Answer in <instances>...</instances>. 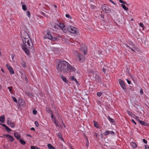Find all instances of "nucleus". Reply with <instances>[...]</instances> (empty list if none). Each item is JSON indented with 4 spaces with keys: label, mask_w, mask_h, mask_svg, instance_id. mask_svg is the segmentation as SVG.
Instances as JSON below:
<instances>
[{
    "label": "nucleus",
    "mask_w": 149,
    "mask_h": 149,
    "mask_svg": "<svg viewBox=\"0 0 149 149\" xmlns=\"http://www.w3.org/2000/svg\"><path fill=\"white\" fill-rule=\"evenodd\" d=\"M56 68L58 72L63 73L74 71L75 70L74 67L65 61L59 62L56 66Z\"/></svg>",
    "instance_id": "nucleus-1"
},
{
    "label": "nucleus",
    "mask_w": 149,
    "mask_h": 149,
    "mask_svg": "<svg viewBox=\"0 0 149 149\" xmlns=\"http://www.w3.org/2000/svg\"><path fill=\"white\" fill-rule=\"evenodd\" d=\"M45 36L48 39L54 41L57 40V38H53L50 33L49 31H47L45 33Z\"/></svg>",
    "instance_id": "nucleus-6"
},
{
    "label": "nucleus",
    "mask_w": 149,
    "mask_h": 149,
    "mask_svg": "<svg viewBox=\"0 0 149 149\" xmlns=\"http://www.w3.org/2000/svg\"><path fill=\"white\" fill-rule=\"evenodd\" d=\"M22 9L24 11L26 10H27L26 6L25 5H22Z\"/></svg>",
    "instance_id": "nucleus-29"
},
{
    "label": "nucleus",
    "mask_w": 149,
    "mask_h": 149,
    "mask_svg": "<svg viewBox=\"0 0 149 149\" xmlns=\"http://www.w3.org/2000/svg\"><path fill=\"white\" fill-rule=\"evenodd\" d=\"M56 26H54V28H56Z\"/></svg>",
    "instance_id": "nucleus-63"
},
{
    "label": "nucleus",
    "mask_w": 149,
    "mask_h": 149,
    "mask_svg": "<svg viewBox=\"0 0 149 149\" xmlns=\"http://www.w3.org/2000/svg\"><path fill=\"white\" fill-rule=\"evenodd\" d=\"M130 145L134 149L136 148L137 147V145L136 143L133 142H132L131 143Z\"/></svg>",
    "instance_id": "nucleus-13"
},
{
    "label": "nucleus",
    "mask_w": 149,
    "mask_h": 149,
    "mask_svg": "<svg viewBox=\"0 0 149 149\" xmlns=\"http://www.w3.org/2000/svg\"><path fill=\"white\" fill-rule=\"evenodd\" d=\"M26 14H27V15L29 17H30V16H31L30 12L29 11H27Z\"/></svg>",
    "instance_id": "nucleus-37"
},
{
    "label": "nucleus",
    "mask_w": 149,
    "mask_h": 149,
    "mask_svg": "<svg viewBox=\"0 0 149 149\" xmlns=\"http://www.w3.org/2000/svg\"><path fill=\"white\" fill-rule=\"evenodd\" d=\"M62 125H63L65 127H66V126H65V124L63 122V123H62Z\"/></svg>",
    "instance_id": "nucleus-58"
},
{
    "label": "nucleus",
    "mask_w": 149,
    "mask_h": 149,
    "mask_svg": "<svg viewBox=\"0 0 149 149\" xmlns=\"http://www.w3.org/2000/svg\"><path fill=\"white\" fill-rule=\"evenodd\" d=\"M53 122L55 124L56 127L58 126L59 123L58 121H56V118H54V120H53Z\"/></svg>",
    "instance_id": "nucleus-21"
},
{
    "label": "nucleus",
    "mask_w": 149,
    "mask_h": 149,
    "mask_svg": "<svg viewBox=\"0 0 149 149\" xmlns=\"http://www.w3.org/2000/svg\"><path fill=\"white\" fill-rule=\"evenodd\" d=\"M106 70L104 68H103L102 69L103 71L105 73Z\"/></svg>",
    "instance_id": "nucleus-56"
},
{
    "label": "nucleus",
    "mask_w": 149,
    "mask_h": 149,
    "mask_svg": "<svg viewBox=\"0 0 149 149\" xmlns=\"http://www.w3.org/2000/svg\"><path fill=\"white\" fill-rule=\"evenodd\" d=\"M140 93H141L142 94H143V90L142 88L140 90Z\"/></svg>",
    "instance_id": "nucleus-57"
},
{
    "label": "nucleus",
    "mask_w": 149,
    "mask_h": 149,
    "mask_svg": "<svg viewBox=\"0 0 149 149\" xmlns=\"http://www.w3.org/2000/svg\"><path fill=\"white\" fill-rule=\"evenodd\" d=\"M143 141L145 143H147V141L146 139H143Z\"/></svg>",
    "instance_id": "nucleus-51"
},
{
    "label": "nucleus",
    "mask_w": 149,
    "mask_h": 149,
    "mask_svg": "<svg viewBox=\"0 0 149 149\" xmlns=\"http://www.w3.org/2000/svg\"><path fill=\"white\" fill-rule=\"evenodd\" d=\"M36 147L34 146H31V149H36Z\"/></svg>",
    "instance_id": "nucleus-52"
},
{
    "label": "nucleus",
    "mask_w": 149,
    "mask_h": 149,
    "mask_svg": "<svg viewBox=\"0 0 149 149\" xmlns=\"http://www.w3.org/2000/svg\"><path fill=\"white\" fill-rule=\"evenodd\" d=\"M131 121H132V123H134L135 125H136V122L133 119H132L131 120Z\"/></svg>",
    "instance_id": "nucleus-47"
},
{
    "label": "nucleus",
    "mask_w": 149,
    "mask_h": 149,
    "mask_svg": "<svg viewBox=\"0 0 149 149\" xmlns=\"http://www.w3.org/2000/svg\"><path fill=\"white\" fill-rule=\"evenodd\" d=\"M10 123V127H14L15 126V123L14 122H11L10 121H8L7 123L8 124Z\"/></svg>",
    "instance_id": "nucleus-18"
},
{
    "label": "nucleus",
    "mask_w": 149,
    "mask_h": 149,
    "mask_svg": "<svg viewBox=\"0 0 149 149\" xmlns=\"http://www.w3.org/2000/svg\"><path fill=\"white\" fill-rule=\"evenodd\" d=\"M139 25L141 27H143V28H144V24L143 23H140L139 24Z\"/></svg>",
    "instance_id": "nucleus-38"
},
{
    "label": "nucleus",
    "mask_w": 149,
    "mask_h": 149,
    "mask_svg": "<svg viewBox=\"0 0 149 149\" xmlns=\"http://www.w3.org/2000/svg\"><path fill=\"white\" fill-rule=\"evenodd\" d=\"M27 41L26 39L23 40V43L21 45L25 53L27 54H29V49L31 48L33 46V44L31 38L30 40L27 39Z\"/></svg>",
    "instance_id": "nucleus-2"
},
{
    "label": "nucleus",
    "mask_w": 149,
    "mask_h": 149,
    "mask_svg": "<svg viewBox=\"0 0 149 149\" xmlns=\"http://www.w3.org/2000/svg\"><path fill=\"white\" fill-rule=\"evenodd\" d=\"M3 135L5 137H8L9 138L8 139H7L9 141L11 142H12L14 141V138L13 136L8 134H3Z\"/></svg>",
    "instance_id": "nucleus-10"
},
{
    "label": "nucleus",
    "mask_w": 149,
    "mask_h": 149,
    "mask_svg": "<svg viewBox=\"0 0 149 149\" xmlns=\"http://www.w3.org/2000/svg\"><path fill=\"white\" fill-rule=\"evenodd\" d=\"M31 130H33V131H34L35 130V129L34 128V127H31Z\"/></svg>",
    "instance_id": "nucleus-59"
},
{
    "label": "nucleus",
    "mask_w": 149,
    "mask_h": 149,
    "mask_svg": "<svg viewBox=\"0 0 149 149\" xmlns=\"http://www.w3.org/2000/svg\"><path fill=\"white\" fill-rule=\"evenodd\" d=\"M46 111L48 113H52V111L49 107H47L46 109Z\"/></svg>",
    "instance_id": "nucleus-24"
},
{
    "label": "nucleus",
    "mask_w": 149,
    "mask_h": 149,
    "mask_svg": "<svg viewBox=\"0 0 149 149\" xmlns=\"http://www.w3.org/2000/svg\"><path fill=\"white\" fill-rule=\"evenodd\" d=\"M47 146L49 149H55V148L50 143L48 144Z\"/></svg>",
    "instance_id": "nucleus-23"
},
{
    "label": "nucleus",
    "mask_w": 149,
    "mask_h": 149,
    "mask_svg": "<svg viewBox=\"0 0 149 149\" xmlns=\"http://www.w3.org/2000/svg\"><path fill=\"white\" fill-rule=\"evenodd\" d=\"M61 78L64 82L66 83H68V80L63 76L61 75Z\"/></svg>",
    "instance_id": "nucleus-15"
},
{
    "label": "nucleus",
    "mask_w": 149,
    "mask_h": 149,
    "mask_svg": "<svg viewBox=\"0 0 149 149\" xmlns=\"http://www.w3.org/2000/svg\"><path fill=\"white\" fill-rule=\"evenodd\" d=\"M119 83L121 88L124 90H126V88L124 82L121 79L119 80Z\"/></svg>",
    "instance_id": "nucleus-9"
},
{
    "label": "nucleus",
    "mask_w": 149,
    "mask_h": 149,
    "mask_svg": "<svg viewBox=\"0 0 149 149\" xmlns=\"http://www.w3.org/2000/svg\"><path fill=\"white\" fill-rule=\"evenodd\" d=\"M22 65L24 68H25L26 67V64L24 61H23L22 62Z\"/></svg>",
    "instance_id": "nucleus-31"
},
{
    "label": "nucleus",
    "mask_w": 149,
    "mask_h": 149,
    "mask_svg": "<svg viewBox=\"0 0 149 149\" xmlns=\"http://www.w3.org/2000/svg\"><path fill=\"white\" fill-rule=\"evenodd\" d=\"M58 25L61 29H62L63 31V30L65 29V28L66 27L65 26L64 24L63 23H59L58 24Z\"/></svg>",
    "instance_id": "nucleus-12"
},
{
    "label": "nucleus",
    "mask_w": 149,
    "mask_h": 149,
    "mask_svg": "<svg viewBox=\"0 0 149 149\" xmlns=\"http://www.w3.org/2000/svg\"><path fill=\"white\" fill-rule=\"evenodd\" d=\"M136 120L138 121L139 122V120H139V117L138 116H136L135 117V118H134Z\"/></svg>",
    "instance_id": "nucleus-44"
},
{
    "label": "nucleus",
    "mask_w": 149,
    "mask_h": 149,
    "mask_svg": "<svg viewBox=\"0 0 149 149\" xmlns=\"http://www.w3.org/2000/svg\"><path fill=\"white\" fill-rule=\"evenodd\" d=\"M54 7L55 8H57V6L56 5H54Z\"/></svg>",
    "instance_id": "nucleus-62"
},
{
    "label": "nucleus",
    "mask_w": 149,
    "mask_h": 149,
    "mask_svg": "<svg viewBox=\"0 0 149 149\" xmlns=\"http://www.w3.org/2000/svg\"><path fill=\"white\" fill-rule=\"evenodd\" d=\"M76 58L80 62L83 61L85 59V56L79 53H78L76 56Z\"/></svg>",
    "instance_id": "nucleus-7"
},
{
    "label": "nucleus",
    "mask_w": 149,
    "mask_h": 149,
    "mask_svg": "<svg viewBox=\"0 0 149 149\" xmlns=\"http://www.w3.org/2000/svg\"><path fill=\"white\" fill-rule=\"evenodd\" d=\"M119 0V1L121 3H123L124 4H125L126 3V2H124L122 0Z\"/></svg>",
    "instance_id": "nucleus-40"
},
{
    "label": "nucleus",
    "mask_w": 149,
    "mask_h": 149,
    "mask_svg": "<svg viewBox=\"0 0 149 149\" xmlns=\"http://www.w3.org/2000/svg\"><path fill=\"white\" fill-rule=\"evenodd\" d=\"M90 6L91 8L92 9H94L95 8V6H94V5L92 4L90 5Z\"/></svg>",
    "instance_id": "nucleus-39"
},
{
    "label": "nucleus",
    "mask_w": 149,
    "mask_h": 149,
    "mask_svg": "<svg viewBox=\"0 0 149 149\" xmlns=\"http://www.w3.org/2000/svg\"><path fill=\"white\" fill-rule=\"evenodd\" d=\"M127 113H128V115L129 116H132L133 113L132 112H131L128 110H127Z\"/></svg>",
    "instance_id": "nucleus-30"
},
{
    "label": "nucleus",
    "mask_w": 149,
    "mask_h": 149,
    "mask_svg": "<svg viewBox=\"0 0 149 149\" xmlns=\"http://www.w3.org/2000/svg\"><path fill=\"white\" fill-rule=\"evenodd\" d=\"M100 16L102 18H104V16L103 15L101 14L100 15Z\"/></svg>",
    "instance_id": "nucleus-60"
},
{
    "label": "nucleus",
    "mask_w": 149,
    "mask_h": 149,
    "mask_svg": "<svg viewBox=\"0 0 149 149\" xmlns=\"http://www.w3.org/2000/svg\"><path fill=\"white\" fill-rule=\"evenodd\" d=\"M8 88L9 89V91L11 92V91H12V87H8Z\"/></svg>",
    "instance_id": "nucleus-41"
},
{
    "label": "nucleus",
    "mask_w": 149,
    "mask_h": 149,
    "mask_svg": "<svg viewBox=\"0 0 149 149\" xmlns=\"http://www.w3.org/2000/svg\"><path fill=\"white\" fill-rule=\"evenodd\" d=\"M81 50L84 54H87V49L86 47L84 46V48H81Z\"/></svg>",
    "instance_id": "nucleus-17"
},
{
    "label": "nucleus",
    "mask_w": 149,
    "mask_h": 149,
    "mask_svg": "<svg viewBox=\"0 0 149 149\" xmlns=\"http://www.w3.org/2000/svg\"><path fill=\"white\" fill-rule=\"evenodd\" d=\"M19 142L22 145H25L26 144V142L22 139H20L19 140Z\"/></svg>",
    "instance_id": "nucleus-26"
},
{
    "label": "nucleus",
    "mask_w": 149,
    "mask_h": 149,
    "mask_svg": "<svg viewBox=\"0 0 149 149\" xmlns=\"http://www.w3.org/2000/svg\"><path fill=\"white\" fill-rule=\"evenodd\" d=\"M5 116L4 115H2L0 116V122L2 123H4Z\"/></svg>",
    "instance_id": "nucleus-16"
},
{
    "label": "nucleus",
    "mask_w": 149,
    "mask_h": 149,
    "mask_svg": "<svg viewBox=\"0 0 149 149\" xmlns=\"http://www.w3.org/2000/svg\"><path fill=\"white\" fill-rule=\"evenodd\" d=\"M58 137L59 138H60L61 140H62V141L63 140V138L62 135L60 133H59L58 134Z\"/></svg>",
    "instance_id": "nucleus-28"
},
{
    "label": "nucleus",
    "mask_w": 149,
    "mask_h": 149,
    "mask_svg": "<svg viewBox=\"0 0 149 149\" xmlns=\"http://www.w3.org/2000/svg\"><path fill=\"white\" fill-rule=\"evenodd\" d=\"M121 6L125 10L127 11L128 10V8L124 4H122Z\"/></svg>",
    "instance_id": "nucleus-20"
},
{
    "label": "nucleus",
    "mask_w": 149,
    "mask_h": 149,
    "mask_svg": "<svg viewBox=\"0 0 149 149\" xmlns=\"http://www.w3.org/2000/svg\"><path fill=\"white\" fill-rule=\"evenodd\" d=\"M145 149H149V146L146 145L145 146Z\"/></svg>",
    "instance_id": "nucleus-48"
},
{
    "label": "nucleus",
    "mask_w": 149,
    "mask_h": 149,
    "mask_svg": "<svg viewBox=\"0 0 149 149\" xmlns=\"http://www.w3.org/2000/svg\"><path fill=\"white\" fill-rule=\"evenodd\" d=\"M109 1H110L111 3H112L114 5L115 4L114 3V2L113 1H112V0H109Z\"/></svg>",
    "instance_id": "nucleus-55"
},
{
    "label": "nucleus",
    "mask_w": 149,
    "mask_h": 149,
    "mask_svg": "<svg viewBox=\"0 0 149 149\" xmlns=\"http://www.w3.org/2000/svg\"><path fill=\"white\" fill-rule=\"evenodd\" d=\"M14 135L15 137L18 140L20 139V136L17 132H15L14 133Z\"/></svg>",
    "instance_id": "nucleus-11"
},
{
    "label": "nucleus",
    "mask_w": 149,
    "mask_h": 149,
    "mask_svg": "<svg viewBox=\"0 0 149 149\" xmlns=\"http://www.w3.org/2000/svg\"><path fill=\"white\" fill-rule=\"evenodd\" d=\"M70 79L72 81H74L78 85H79V84L78 82L77 81L76 79L74 77V76H73L71 77Z\"/></svg>",
    "instance_id": "nucleus-14"
},
{
    "label": "nucleus",
    "mask_w": 149,
    "mask_h": 149,
    "mask_svg": "<svg viewBox=\"0 0 149 149\" xmlns=\"http://www.w3.org/2000/svg\"><path fill=\"white\" fill-rule=\"evenodd\" d=\"M41 15H43V16H44L45 17H46V14L44 13L43 12H41Z\"/></svg>",
    "instance_id": "nucleus-49"
},
{
    "label": "nucleus",
    "mask_w": 149,
    "mask_h": 149,
    "mask_svg": "<svg viewBox=\"0 0 149 149\" xmlns=\"http://www.w3.org/2000/svg\"><path fill=\"white\" fill-rule=\"evenodd\" d=\"M22 98H19L18 100H19V102L21 100V101H22Z\"/></svg>",
    "instance_id": "nucleus-61"
},
{
    "label": "nucleus",
    "mask_w": 149,
    "mask_h": 149,
    "mask_svg": "<svg viewBox=\"0 0 149 149\" xmlns=\"http://www.w3.org/2000/svg\"><path fill=\"white\" fill-rule=\"evenodd\" d=\"M125 46H126L127 47H128V48H129L130 49H131L132 51H134V50L132 48H131L130 47H129L127 44H125Z\"/></svg>",
    "instance_id": "nucleus-45"
},
{
    "label": "nucleus",
    "mask_w": 149,
    "mask_h": 149,
    "mask_svg": "<svg viewBox=\"0 0 149 149\" xmlns=\"http://www.w3.org/2000/svg\"><path fill=\"white\" fill-rule=\"evenodd\" d=\"M114 132L113 131H109V134H114Z\"/></svg>",
    "instance_id": "nucleus-53"
},
{
    "label": "nucleus",
    "mask_w": 149,
    "mask_h": 149,
    "mask_svg": "<svg viewBox=\"0 0 149 149\" xmlns=\"http://www.w3.org/2000/svg\"><path fill=\"white\" fill-rule=\"evenodd\" d=\"M109 131H106L103 133V134L104 136H107L109 134Z\"/></svg>",
    "instance_id": "nucleus-27"
},
{
    "label": "nucleus",
    "mask_w": 149,
    "mask_h": 149,
    "mask_svg": "<svg viewBox=\"0 0 149 149\" xmlns=\"http://www.w3.org/2000/svg\"><path fill=\"white\" fill-rule=\"evenodd\" d=\"M139 123L141 125H144V126H146L147 123L144 122L142 121L141 120H139Z\"/></svg>",
    "instance_id": "nucleus-22"
},
{
    "label": "nucleus",
    "mask_w": 149,
    "mask_h": 149,
    "mask_svg": "<svg viewBox=\"0 0 149 149\" xmlns=\"http://www.w3.org/2000/svg\"><path fill=\"white\" fill-rule=\"evenodd\" d=\"M93 123H94V126L96 128H98L99 126V125L98 123L97 122L95 121H93Z\"/></svg>",
    "instance_id": "nucleus-19"
},
{
    "label": "nucleus",
    "mask_w": 149,
    "mask_h": 149,
    "mask_svg": "<svg viewBox=\"0 0 149 149\" xmlns=\"http://www.w3.org/2000/svg\"><path fill=\"white\" fill-rule=\"evenodd\" d=\"M77 29L76 27L71 25L65 27V29L63 30V31L65 32L68 31L70 33L74 34H77Z\"/></svg>",
    "instance_id": "nucleus-3"
},
{
    "label": "nucleus",
    "mask_w": 149,
    "mask_h": 149,
    "mask_svg": "<svg viewBox=\"0 0 149 149\" xmlns=\"http://www.w3.org/2000/svg\"><path fill=\"white\" fill-rule=\"evenodd\" d=\"M0 124L1 125H2L4 127L6 128V127H7L6 126V125L4 124H2L1 123H0Z\"/></svg>",
    "instance_id": "nucleus-50"
},
{
    "label": "nucleus",
    "mask_w": 149,
    "mask_h": 149,
    "mask_svg": "<svg viewBox=\"0 0 149 149\" xmlns=\"http://www.w3.org/2000/svg\"><path fill=\"white\" fill-rule=\"evenodd\" d=\"M26 30H22L21 31V34L22 37V39H26V41H27V39L30 40V38L28 34V32Z\"/></svg>",
    "instance_id": "nucleus-4"
},
{
    "label": "nucleus",
    "mask_w": 149,
    "mask_h": 149,
    "mask_svg": "<svg viewBox=\"0 0 149 149\" xmlns=\"http://www.w3.org/2000/svg\"><path fill=\"white\" fill-rule=\"evenodd\" d=\"M36 149H39V148H38H38H36Z\"/></svg>",
    "instance_id": "nucleus-64"
},
{
    "label": "nucleus",
    "mask_w": 149,
    "mask_h": 149,
    "mask_svg": "<svg viewBox=\"0 0 149 149\" xmlns=\"http://www.w3.org/2000/svg\"><path fill=\"white\" fill-rule=\"evenodd\" d=\"M51 118L52 119V120L53 121V120H54V119L55 118L54 117L53 114L52 113H51Z\"/></svg>",
    "instance_id": "nucleus-46"
},
{
    "label": "nucleus",
    "mask_w": 149,
    "mask_h": 149,
    "mask_svg": "<svg viewBox=\"0 0 149 149\" xmlns=\"http://www.w3.org/2000/svg\"><path fill=\"white\" fill-rule=\"evenodd\" d=\"M65 17L69 19H72V17H71L68 14H66L65 15Z\"/></svg>",
    "instance_id": "nucleus-32"
},
{
    "label": "nucleus",
    "mask_w": 149,
    "mask_h": 149,
    "mask_svg": "<svg viewBox=\"0 0 149 149\" xmlns=\"http://www.w3.org/2000/svg\"><path fill=\"white\" fill-rule=\"evenodd\" d=\"M126 80L127 81L128 84H131V81H130L128 79H126Z\"/></svg>",
    "instance_id": "nucleus-42"
},
{
    "label": "nucleus",
    "mask_w": 149,
    "mask_h": 149,
    "mask_svg": "<svg viewBox=\"0 0 149 149\" xmlns=\"http://www.w3.org/2000/svg\"><path fill=\"white\" fill-rule=\"evenodd\" d=\"M102 95V93L101 92H98L97 93V96L100 97Z\"/></svg>",
    "instance_id": "nucleus-34"
},
{
    "label": "nucleus",
    "mask_w": 149,
    "mask_h": 149,
    "mask_svg": "<svg viewBox=\"0 0 149 149\" xmlns=\"http://www.w3.org/2000/svg\"><path fill=\"white\" fill-rule=\"evenodd\" d=\"M131 116L134 118L136 116L135 114H132V116Z\"/></svg>",
    "instance_id": "nucleus-54"
},
{
    "label": "nucleus",
    "mask_w": 149,
    "mask_h": 149,
    "mask_svg": "<svg viewBox=\"0 0 149 149\" xmlns=\"http://www.w3.org/2000/svg\"><path fill=\"white\" fill-rule=\"evenodd\" d=\"M34 115H36L37 114V111L35 109H33L32 111Z\"/></svg>",
    "instance_id": "nucleus-36"
},
{
    "label": "nucleus",
    "mask_w": 149,
    "mask_h": 149,
    "mask_svg": "<svg viewBox=\"0 0 149 149\" xmlns=\"http://www.w3.org/2000/svg\"><path fill=\"white\" fill-rule=\"evenodd\" d=\"M12 98L13 99V101L16 102V103H17V99L15 97H12Z\"/></svg>",
    "instance_id": "nucleus-33"
},
{
    "label": "nucleus",
    "mask_w": 149,
    "mask_h": 149,
    "mask_svg": "<svg viewBox=\"0 0 149 149\" xmlns=\"http://www.w3.org/2000/svg\"><path fill=\"white\" fill-rule=\"evenodd\" d=\"M7 131L9 132H11V130L8 127H6V128Z\"/></svg>",
    "instance_id": "nucleus-35"
},
{
    "label": "nucleus",
    "mask_w": 149,
    "mask_h": 149,
    "mask_svg": "<svg viewBox=\"0 0 149 149\" xmlns=\"http://www.w3.org/2000/svg\"><path fill=\"white\" fill-rule=\"evenodd\" d=\"M35 123L36 127H38L39 126V124L38 122L35 121Z\"/></svg>",
    "instance_id": "nucleus-43"
},
{
    "label": "nucleus",
    "mask_w": 149,
    "mask_h": 149,
    "mask_svg": "<svg viewBox=\"0 0 149 149\" xmlns=\"http://www.w3.org/2000/svg\"><path fill=\"white\" fill-rule=\"evenodd\" d=\"M102 11L106 13H109L111 12V9L106 4H103L101 6Z\"/></svg>",
    "instance_id": "nucleus-5"
},
{
    "label": "nucleus",
    "mask_w": 149,
    "mask_h": 149,
    "mask_svg": "<svg viewBox=\"0 0 149 149\" xmlns=\"http://www.w3.org/2000/svg\"><path fill=\"white\" fill-rule=\"evenodd\" d=\"M108 119L110 122L112 123H113L115 122L114 120L113 119L111 118L109 116H108Z\"/></svg>",
    "instance_id": "nucleus-25"
},
{
    "label": "nucleus",
    "mask_w": 149,
    "mask_h": 149,
    "mask_svg": "<svg viewBox=\"0 0 149 149\" xmlns=\"http://www.w3.org/2000/svg\"><path fill=\"white\" fill-rule=\"evenodd\" d=\"M6 66L9 71L10 74H14V71L13 68L8 64H6Z\"/></svg>",
    "instance_id": "nucleus-8"
}]
</instances>
